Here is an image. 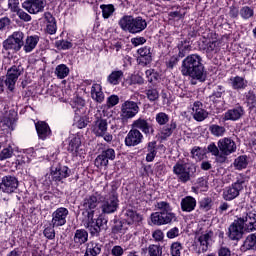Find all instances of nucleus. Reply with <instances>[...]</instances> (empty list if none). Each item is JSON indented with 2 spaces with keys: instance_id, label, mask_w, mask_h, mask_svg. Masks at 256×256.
<instances>
[{
  "instance_id": "obj_1",
  "label": "nucleus",
  "mask_w": 256,
  "mask_h": 256,
  "mask_svg": "<svg viewBox=\"0 0 256 256\" xmlns=\"http://www.w3.org/2000/svg\"><path fill=\"white\" fill-rule=\"evenodd\" d=\"M181 73L184 77H191L197 81H205V66H203V58L198 54L187 56L182 61Z\"/></svg>"
},
{
  "instance_id": "obj_2",
  "label": "nucleus",
  "mask_w": 256,
  "mask_h": 256,
  "mask_svg": "<svg viewBox=\"0 0 256 256\" xmlns=\"http://www.w3.org/2000/svg\"><path fill=\"white\" fill-rule=\"evenodd\" d=\"M118 25L125 33L137 35L147 29V20L141 16L134 17L133 15H124L118 21Z\"/></svg>"
},
{
  "instance_id": "obj_3",
  "label": "nucleus",
  "mask_w": 256,
  "mask_h": 256,
  "mask_svg": "<svg viewBox=\"0 0 256 256\" xmlns=\"http://www.w3.org/2000/svg\"><path fill=\"white\" fill-rule=\"evenodd\" d=\"M173 173L181 183H187L191 181V177H194L195 173H197V166L191 163L183 164L177 162L173 166Z\"/></svg>"
},
{
  "instance_id": "obj_4",
  "label": "nucleus",
  "mask_w": 256,
  "mask_h": 256,
  "mask_svg": "<svg viewBox=\"0 0 256 256\" xmlns=\"http://www.w3.org/2000/svg\"><path fill=\"white\" fill-rule=\"evenodd\" d=\"M86 221L84 226L88 229L92 237H99V233L106 231L107 229V219L103 216H99L97 219H94L95 215L85 216Z\"/></svg>"
},
{
  "instance_id": "obj_5",
  "label": "nucleus",
  "mask_w": 256,
  "mask_h": 256,
  "mask_svg": "<svg viewBox=\"0 0 256 256\" xmlns=\"http://www.w3.org/2000/svg\"><path fill=\"white\" fill-rule=\"evenodd\" d=\"M25 33L23 31L13 32L6 40L3 41V49L5 51H21L23 45H25Z\"/></svg>"
},
{
  "instance_id": "obj_6",
  "label": "nucleus",
  "mask_w": 256,
  "mask_h": 256,
  "mask_svg": "<svg viewBox=\"0 0 256 256\" xmlns=\"http://www.w3.org/2000/svg\"><path fill=\"white\" fill-rule=\"evenodd\" d=\"M217 145L220 149V156L216 158L217 163H225L227 157L237 151V144L229 137L218 140Z\"/></svg>"
},
{
  "instance_id": "obj_7",
  "label": "nucleus",
  "mask_w": 256,
  "mask_h": 256,
  "mask_svg": "<svg viewBox=\"0 0 256 256\" xmlns=\"http://www.w3.org/2000/svg\"><path fill=\"white\" fill-rule=\"evenodd\" d=\"M245 187H247V184H245V178H237V180L232 183L231 186L226 187L223 190L222 197L224 201H233V199H237Z\"/></svg>"
},
{
  "instance_id": "obj_8",
  "label": "nucleus",
  "mask_w": 256,
  "mask_h": 256,
  "mask_svg": "<svg viewBox=\"0 0 256 256\" xmlns=\"http://www.w3.org/2000/svg\"><path fill=\"white\" fill-rule=\"evenodd\" d=\"M101 209L102 213H106L107 215L115 213V211L119 209V196L117 195V186L112 185L110 196L104 199Z\"/></svg>"
},
{
  "instance_id": "obj_9",
  "label": "nucleus",
  "mask_w": 256,
  "mask_h": 256,
  "mask_svg": "<svg viewBox=\"0 0 256 256\" xmlns=\"http://www.w3.org/2000/svg\"><path fill=\"white\" fill-rule=\"evenodd\" d=\"M21 75H23V68H21L20 66H12L8 69L6 79L3 81L4 85H6L10 93H14L15 85L17 84V81L19 80V77H21Z\"/></svg>"
},
{
  "instance_id": "obj_10",
  "label": "nucleus",
  "mask_w": 256,
  "mask_h": 256,
  "mask_svg": "<svg viewBox=\"0 0 256 256\" xmlns=\"http://www.w3.org/2000/svg\"><path fill=\"white\" fill-rule=\"evenodd\" d=\"M97 207H99V198L95 195L86 196L81 202L82 215L84 217L95 215Z\"/></svg>"
},
{
  "instance_id": "obj_11",
  "label": "nucleus",
  "mask_w": 256,
  "mask_h": 256,
  "mask_svg": "<svg viewBox=\"0 0 256 256\" xmlns=\"http://www.w3.org/2000/svg\"><path fill=\"white\" fill-rule=\"evenodd\" d=\"M47 6L46 0H25L22 3L23 9L28 11L30 15H37V13H43Z\"/></svg>"
},
{
  "instance_id": "obj_12",
  "label": "nucleus",
  "mask_w": 256,
  "mask_h": 256,
  "mask_svg": "<svg viewBox=\"0 0 256 256\" xmlns=\"http://www.w3.org/2000/svg\"><path fill=\"white\" fill-rule=\"evenodd\" d=\"M109 161H115V150L112 148L103 150L101 154L96 157L94 165L98 169H101V167H107Z\"/></svg>"
},
{
  "instance_id": "obj_13",
  "label": "nucleus",
  "mask_w": 256,
  "mask_h": 256,
  "mask_svg": "<svg viewBox=\"0 0 256 256\" xmlns=\"http://www.w3.org/2000/svg\"><path fill=\"white\" fill-rule=\"evenodd\" d=\"M151 221L154 225H169V223L177 221V216L173 212L152 213Z\"/></svg>"
},
{
  "instance_id": "obj_14",
  "label": "nucleus",
  "mask_w": 256,
  "mask_h": 256,
  "mask_svg": "<svg viewBox=\"0 0 256 256\" xmlns=\"http://www.w3.org/2000/svg\"><path fill=\"white\" fill-rule=\"evenodd\" d=\"M19 187V180L15 176L8 175L2 178V182L0 183V190L3 193H15L17 188Z\"/></svg>"
},
{
  "instance_id": "obj_15",
  "label": "nucleus",
  "mask_w": 256,
  "mask_h": 256,
  "mask_svg": "<svg viewBox=\"0 0 256 256\" xmlns=\"http://www.w3.org/2000/svg\"><path fill=\"white\" fill-rule=\"evenodd\" d=\"M139 113L137 102L125 101L121 106V117L124 120L133 119Z\"/></svg>"
},
{
  "instance_id": "obj_16",
  "label": "nucleus",
  "mask_w": 256,
  "mask_h": 256,
  "mask_svg": "<svg viewBox=\"0 0 256 256\" xmlns=\"http://www.w3.org/2000/svg\"><path fill=\"white\" fill-rule=\"evenodd\" d=\"M69 216V210L65 207H60L52 213V226L63 227L67 223V217Z\"/></svg>"
},
{
  "instance_id": "obj_17",
  "label": "nucleus",
  "mask_w": 256,
  "mask_h": 256,
  "mask_svg": "<svg viewBox=\"0 0 256 256\" xmlns=\"http://www.w3.org/2000/svg\"><path fill=\"white\" fill-rule=\"evenodd\" d=\"M122 215L127 225H141V222L143 221V216L133 208H125L122 211Z\"/></svg>"
},
{
  "instance_id": "obj_18",
  "label": "nucleus",
  "mask_w": 256,
  "mask_h": 256,
  "mask_svg": "<svg viewBox=\"0 0 256 256\" xmlns=\"http://www.w3.org/2000/svg\"><path fill=\"white\" fill-rule=\"evenodd\" d=\"M245 226H243V221L234 220V222L229 226L228 228V237L232 241H239L241 237H243V229Z\"/></svg>"
},
{
  "instance_id": "obj_19",
  "label": "nucleus",
  "mask_w": 256,
  "mask_h": 256,
  "mask_svg": "<svg viewBox=\"0 0 256 256\" xmlns=\"http://www.w3.org/2000/svg\"><path fill=\"white\" fill-rule=\"evenodd\" d=\"M143 141V134L141 131L132 128L126 138H125V145L126 147H137Z\"/></svg>"
},
{
  "instance_id": "obj_20",
  "label": "nucleus",
  "mask_w": 256,
  "mask_h": 256,
  "mask_svg": "<svg viewBox=\"0 0 256 256\" xmlns=\"http://www.w3.org/2000/svg\"><path fill=\"white\" fill-rule=\"evenodd\" d=\"M108 125L107 119L97 117L92 124V132L96 137H103L107 133Z\"/></svg>"
},
{
  "instance_id": "obj_21",
  "label": "nucleus",
  "mask_w": 256,
  "mask_h": 256,
  "mask_svg": "<svg viewBox=\"0 0 256 256\" xmlns=\"http://www.w3.org/2000/svg\"><path fill=\"white\" fill-rule=\"evenodd\" d=\"M132 129H137L142 131L144 135H153L155 133V129L153 128V124L147 122L146 119L139 118L132 123Z\"/></svg>"
},
{
  "instance_id": "obj_22",
  "label": "nucleus",
  "mask_w": 256,
  "mask_h": 256,
  "mask_svg": "<svg viewBox=\"0 0 256 256\" xmlns=\"http://www.w3.org/2000/svg\"><path fill=\"white\" fill-rule=\"evenodd\" d=\"M211 37H213V32L209 33L207 36H203V41L201 45V49L203 51H206V53H213V51H217V47L219 45V42L215 39L211 40Z\"/></svg>"
},
{
  "instance_id": "obj_23",
  "label": "nucleus",
  "mask_w": 256,
  "mask_h": 256,
  "mask_svg": "<svg viewBox=\"0 0 256 256\" xmlns=\"http://www.w3.org/2000/svg\"><path fill=\"white\" fill-rule=\"evenodd\" d=\"M138 54L140 55V57H138L137 61L139 65H142V67H147V65H149V63L153 61V56H151V48H139Z\"/></svg>"
},
{
  "instance_id": "obj_24",
  "label": "nucleus",
  "mask_w": 256,
  "mask_h": 256,
  "mask_svg": "<svg viewBox=\"0 0 256 256\" xmlns=\"http://www.w3.org/2000/svg\"><path fill=\"white\" fill-rule=\"evenodd\" d=\"M53 181H63L71 175V169L67 166H61L51 171Z\"/></svg>"
},
{
  "instance_id": "obj_25",
  "label": "nucleus",
  "mask_w": 256,
  "mask_h": 256,
  "mask_svg": "<svg viewBox=\"0 0 256 256\" xmlns=\"http://www.w3.org/2000/svg\"><path fill=\"white\" fill-rule=\"evenodd\" d=\"M242 115H245V110L243 109V107L238 106L236 108L226 111L223 119L224 121H239Z\"/></svg>"
},
{
  "instance_id": "obj_26",
  "label": "nucleus",
  "mask_w": 256,
  "mask_h": 256,
  "mask_svg": "<svg viewBox=\"0 0 256 256\" xmlns=\"http://www.w3.org/2000/svg\"><path fill=\"white\" fill-rule=\"evenodd\" d=\"M36 131L39 139L45 141L51 135V128H49V124L47 122L38 121L35 123Z\"/></svg>"
},
{
  "instance_id": "obj_27",
  "label": "nucleus",
  "mask_w": 256,
  "mask_h": 256,
  "mask_svg": "<svg viewBox=\"0 0 256 256\" xmlns=\"http://www.w3.org/2000/svg\"><path fill=\"white\" fill-rule=\"evenodd\" d=\"M197 207V200L192 196H186L181 200V210L186 213H191Z\"/></svg>"
},
{
  "instance_id": "obj_28",
  "label": "nucleus",
  "mask_w": 256,
  "mask_h": 256,
  "mask_svg": "<svg viewBox=\"0 0 256 256\" xmlns=\"http://www.w3.org/2000/svg\"><path fill=\"white\" fill-rule=\"evenodd\" d=\"M239 221H242V225L245 227V225H248V229L250 231H253V229H256V213L255 212H249L245 216H242L238 218Z\"/></svg>"
},
{
  "instance_id": "obj_29",
  "label": "nucleus",
  "mask_w": 256,
  "mask_h": 256,
  "mask_svg": "<svg viewBox=\"0 0 256 256\" xmlns=\"http://www.w3.org/2000/svg\"><path fill=\"white\" fill-rule=\"evenodd\" d=\"M193 112L195 121H205V118L209 117V112L201 108V102L194 103Z\"/></svg>"
},
{
  "instance_id": "obj_30",
  "label": "nucleus",
  "mask_w": 256,
  "mask_h": 256,
  "mask_svg": "<svg viewBox=\"0 0 256 256\" xmlns=\"http://www.w3.org/2000/svg\"><path fill=\"white\" fill-rule=\"evenodd\" d=\"M39 43V36L38 35H31L27 36L24 45L22 46L25 53H31L37 44Z\"/></svg>"
},
{
  "instance_id": "obj_31",
  "label": "nucleus",
  "mask_w": 256,
  "mask_h": 256,
  "mask_svg": "<svg viewBox=\"0 0 256 256\" xmlns=\"http://www.w3.org/2000/svg\"><path fill=\"white\" fill-rule=\"evenodd\" d=\"M128 225L129 224H127L125 220H115L112 227V233H114V235H125L127 229H129V227H127Z\"/></svg>"
},
{
  "instance_id": "obj_32",
  "label": "nucleus",
  "mask_w": 256,
  "mask_h": 256,
  "mask_svg": "<svg viewBox=\"0 0 256 256\" xmlns=\"http://www.w3.org/2000/svg\"><path fill=\"white\" fill-rule=\"evenodd\" d=\"M89 239V233L85 229H78L74 235V243L76 245H83L87 243Z\"/></svg>"
},
{
  "instance_id": "obj_33",
  "label": "nucleus",
  "mask_w": 256,
  "mask_h": 256,
  "mask_svg": "<svg viewBox=\"0 0 256 256\" xmlns=\"http://www.w3.org/2000/svg\"><path fill=\"white\" fill-rule=\"evenodd\" d=\"M175 129H177V122H175V120H171L170 124H167L161 128V139H167L168 137H171Z\"/></svg>"
},
{
  "instance_id": "obj_34",
  "label": "nucleus",
  "mask_w": 256,
  "mask_h": 256,
  "mask_svg": "<svg viewBox=\"0 0 256 256\" xmlns=\"http://www.w3.org/2000/svg\"><path fill=\"white\" fill-rule=\"evenodd\" d=\"M91 97L97 103H103L105 95H103V91L101 90V86L99 84H94L91 87Z\"/></svg>"
},
{
  "instance_id": "obj_35",
  "label": "nucleus",
  "mask_w": 256,
  "mask_h": 256,
  "mask_svg": "<svg viewBox=\"0 0 256 256\" xmlns=\"http://www.w3.org/2000/svg\"><path fill=\"white\" fill-rule=\"evenodd\" d=\"M230 83L233 89L239 91L241 89H245L247 87V80L245 78L236 76L230 78Z\"/></svg>"
},
{
  "instance_id": "obj_36",
  "label": "nucleus",
  "mask_w": 256,
  "mask_h": 256,
  "mask_svg": "<svg viewBox=\"0 0 256 256\" xmlns=\"http://www.w3.org/2000/svg\"><path fill=\"white\" fill-rule=\"evenodd\" d=\"M211 237H213V232H208L202 234L197 238V242L200 243V247H202V252L205 253L207 249H209V241H211Z\"/></svg>"
},
{
  "instance_id": "obj_37",
  "label": "nucleus",
  "mask_w": 256,
  "mask_h": 256,
  "mask_svg": "<svg viewBox=\"0 0 256 256\" xmlns=\"http://www.w3.org/2000/svg\"><path fill=\"white\" fill-rule=\"evenodd\" d=\"M123 71L121 70H117V71H113L107 78L108 83H110V85H119L121 83V81H123Z\"/></svg>"
},
{
  "instance_id": "obj_38",
  "label": "nucleus",
  "mask_w": 256,
  "mask_h": 256,
  "mask_svg": "<svg viewBox=\"0 0 256 256\" xmlns=\"http://www.w3.org/2000/svg\"><path fill=\"white\" fill-rule=\"evenodd\" d=\"M81 138L79 136L73 137L68 146V151H71V153H79L81 151Z\"/></svg>"
},
{
  "instance_id": "obj_39",
  "label": "nucleus",
  "mask_w": 256,
  "mask_h": 256,
  "mask_svg": "<svg viewBox=\"0 0 256 256\" xmlns=\"http://www.w3.org/2000/svg\"><path fill=\"white\" fill-rule=\"evenodd\" d=\"M243 247L244 249H246L247 251L249 250H255L256 249V233L253 234H249L244 243H243Z\"/></svg>"
},
{
  "instance_id": "obj_40",
  "label": "nucleus",
  "mask_w": 256,
  "mask_h": 256,
  "mask_svg": "<svg viewBox=\"0 0 256 256\" xmlns=\"http://www.w3.org/2000/svg\"><path fill=\"white\" fill-rule=\"evenodd\" d=\"M156 209H158L159 212H154V213H172L173 208H171V204L167 201H160L157 202L155 205Z\"/></svg>"
},
{
  "instance_id": "obj_41",
  "label": "nucleus",
  "mask_w": 256,
  "mask_h": 256,
  "mask_svg": "<svg viewBox=\"0 0 256 256\" xmlns=\"http://www.w3.org/2000/svg\"><path fill=\"white\" fill-rule=\"evenodd\" d=\"M247 165H249V162L247 161V156L245 155L239 156L234 160V167L239 171H241V169H246Z\"/></svg>"
},
{
  "instance_id": "obj_42",
  "label": "nucleus",
  "mask_w": 256,
  "mask_h": 256,
  "mask_svg": "<svg viewBox=\"0 0 256 256\" xmlns=\"http://www.w3.org/2000/svg\"><path fill=\"white\" fill-rule=\"evenodd\" d=\"M100 9H102V17L104 19H109V17H111V15H113V13H115V6L113 4H102L100 6Z\"/></svg>"
},
{
  "instance_id": "obj_43",
  "label": "nucleus",
  "mask_w": 256,
  "mask_h": 256,
  "mask_svg": "<svg viewBox=\"0 0 256 256\" xmlns=\"http://www.w3.org/2000/svg\"><path fill=\"white\" fill-rule=\"evenodd\" d=\"M101 253V244L92 243L86 249L84 256H96Z\"/></svg>"
},
{
  "instance_id": "obj_44",
  "label": "nucleus",
  "mask_w": 256,
  "mask_h": 256,
  "mask_svg": "<svg viewBox=\"0 0 256 256\" xmlns=\"http://www.w3.org/2000/svg\"><path fill=\"white\" fill-rule=\"evenodd\" d=\"M209 131L214 135V137H223L227 130L223 126L213 124L209 127Z\"/></svg>"
},
{
  "instance_id": "obj_45",
  "label": "nucleus",
  "mask_w": 256,
  "mask_h": 256,
  "mask_svg": "<svg viewBox=\"0 0 256 256\" xmlns=\"http://www.w3.org/2000/svg\"><path fill=\"white\" fill-rule=\"evenodd\" d=\"M223 93H225V88L222 85H214L210 99H212V101H217V99H221Z\"/></svg>"
},
{
  "instance_id": "obj_46",
  "label": "nucleus",
  "mask_w": 256,
  "mask_h": 256,
  "mask_svg": "<svg viewBox=\"0 0 256 256\" xmlns=\"http://www.w3.org/2000/svg\"><path fill=\"white\" fill-rule=\"evenodd\" d=\"M55 73L59 79H65L69 75V67L65 64H60L56 67Z\"/></svg>"
},
{
  "instance_id": "obj_47",
  "label": "nucleus",
  "mask_w": 256,
  "mask_h": 256,
  "mask_svg": "<svg viewBox=\"0 0 256 256\" xmlns=\"http://www.w3.org/2000/svg\"><path fill=\"white\" fill-rule=\"evenodd\" d=\"M240 17H242V19H251V17H253V15H255V11L253 10V8L249 7V6H243L240 9Z\"/></svg>"
},
{
  "instance_id": "obj_48",
  "label": "nucleus",
  "mask_w": 256,
  "mask_h": 256,
  "mask_svg": "<svg viewBox=\"0 0 256 256\" xmlns=\"http://www.w3.org/2000/svg\"><path fill=\"white\" fill-rule=\"evenodd\" d=\"M149 256H161L163 255V248L160 245L151 244L148 247Z\"/></svg>"
},
{
  "instance_id": "obj_49",
  "label": "nucleus",
  "mask_w": 256,
  "mask_h": 256,
  "mask_svg": "<svg viewBox=\"0 0 256 256\" xmlns=\"http://www.w3.org/2000/svg\"><path fill=\"white\" fill-rule=\"evenodd\" d=\"M55 47L58 48L59 51H65L67 49H71V47H73V43L67 40H58L55 42Z\"/></svg>"
},
{
  "instance_id": "obj_50",
  "label": "nucleus",
  "mask_w": 256,
  "mask_h": 256,
  "mask_svg": "<svg viewBox=\"0 0 256 256\" xmlns=\"http://www.w3.org/2000/svg\"><path fill=\"white\" fill-rule=\"evenodd\" d=\"M207 151L211 153L216 159H218L221 156V150L219 149V145H215V142H212L208 145Z\"/></svg>"
},
{
  "instance_id": "obj_51",
  "label": "nucleus",
  "mask_w": 256,
  "mask_h": 256,
  "mask_svg": "<svg viewBox=\"0 0 256 256\" xmlns=\"http://www.w3.org/2000/svg\"><path fill=\"white\" fill-rule=\"evenodd\" d=\"M13 157V148L11 146L4 148L0 152V161L11 159Z\"/></svg>"
},
{
  "instance_id": "obj_52",
  "label": "nucleus",
  "mask_w": 256,
  "mask_h": 256,
  "mask_svg": "<svg viewBox=\"0 0 256 256\" xmlns=\"http://www.w3.org/2000/svg\"><path fill=\"white\" fill-rule=\"evenodd\" d=\"M156 123H158V125H167V123H169V115L164 112H159L156 115Z\"/></svg>"
},
{
  "instance_id": "obj_53",
  "label": "nucleus",
  "mask_w": 256,
  "mask_h": 256,
  "mask_svg": "<svg viewBox=\"0 0 256 256\" xmlns=\"http://www.w3.org/2000/svg\"><path fill=\"white\" fill-rule=\"evenodd\" d=\"M145 73L149 83H155L159 79V74L153 69L146 70Z\"/></svg>"
},
{
  "instance_id": "obj_54",
  "label": "nucleus",
  "mask_w": 256,
  "mask_h": 256,
  "mask_svg": "<svg viewBox=\"0 0 256 256\" xmlns=\"http://www.w3.org/2000/svg\"><path fill=\"white\" fill-rule=\"evenodd\" d=\"M181 249H182L181 243L174 242L171 245V255L172 256H181Z\"/></svg>"
},
{
  "instance_id": "obj_55",
  "label": "nucleus",
  "mask_w": 256,
  "mask_h": 256,
  "mask_svg": "<svg viewBox=\"0 0 256 256\" xmlns=\"http://www.w3.org/2000/svg\"><path fill=\"white\" fill-rule=\"evenodd\" d=\"M146 95L149 101H157V99H159V91H157V89L147 90Z\"/></svg>"
},
{
  "instance_id": "obj_56",
  "label": "nucleus",
  "mask_w": 256,
  "mask_h": 256,
  "mask_svg": "<svg viewBox=\"0 0 256 256\" xmlns=\"http://www.w3.org/2000/svg\"><path fill=\"white\" fill-rule=\"evenodd\" d=\"M16 14L19 17V19H21L22 21H25V22L31 21V15H29L27 12L23 11V9H21V8H19L16 11Z\"/></svg>"
},
{
  "instance_id": "obj_57",
  "label": "nucleus",
  "mask_w": 256,
  "mask_h": 256,
  "mask_svg": "<svg viewBox=\"0 0 256 256\" xmlns=\"http://www.w3.org/2000/svg\"><path fill=\"white\" fill-rule=\"evenodd\" d=\"M44 236L46 237V239H55V227L51 226V227H47L44 229Z\"/></svg>"
},
{
  "instance_id": "obj_58",
  "label": "nucleus",
  "mask_w": 256,
  "mask_h": 256,
  "mask_svg": "<svg viewBox=\"0 0 256 256\" xmlns=\"http://www.w3.org/2000/svg\"><path fill=\"white\" fill-rule=\"evenodd\" d=\"M8 8L12 13L19 11V0H8Z\"/></svg>"
},
{
  "instance_id": "obj_59",
  "label": "nucleus",
  "mask_w": 256,
  "mask_h": 256,
  "mask_svg": "<svg viewBox=\"0 0 256 256\" xmlns=\"http://www.w3.org/2000/svg\"><path fill=\"white\" fill-rule=\"evenodd\" d=\"M11 26V19L9 17L0 18V31H3Z\"/></svg>"
},
{
  "instance_id": "obj_60",
  "label": "nucleus",
  "mask_w": 256,
  "mask_h": 256,
  "mask_svg": "<svg viewBox=\"0 0 256 256\" xmlns=\"http://www.w3.org/2000/svg\"><path fill=\"white\" fill-rule=\"evenodd\" d=\"M46 31L49 35H55L57 33V22L48 23Z\"/></svg>"
},
{
  "instance_id": "obj_61",
  "label": "nucleus",
  "mask_w": 256,
  "mask_h": 256,
  "mask_svg": "<svg viewBox=\"0 0 256 256\" xmlns=\"http://www.w3.org/2000/svg\"><path fill=\"white\" fill-rule=\"evenodd\" d=\"M201 209H204V211H209L211 209V199L205 198L200 202Z\"/></svg>"
},
{
  "instance_id": "obj_62",
  "label": "nucleus",
  "mask_w": 256,
  "mask_h": 256,
  "mask_svg": "<svg viewBox=\"0 0 256 256\" xmlns=\"http://www.w3.org/2000/svg\"><path fill=\"white\" fill-rule=\"evenodd\" d=\"M107 103H108L109 107H115V105H117L119 103V96L112 95V96L108 97Z\"/></svg>"
},
{
  "instance_id": "obj_63",
  "label": "nucleus",
  "mask_w": 256,
  "mask_h": 256,
  "mask_svg": "<svg viewBox=\"0 0 256 256\" xmlns=\"http://www.w3.org/2000/svg\"><path fill=\"white\" fill-rule=\"evenodd\" d=\"M124 251L121 246H114L111 250V254L114 256H121L123 255Z\"/></svg>"
},
{
  "instance_id": "obj_64",
  "label": "nucleus",
  "mask_w": 256,
  "mask_h": 256,
  "mask_svg": "<svg viewBox=\"0 0 256 256\" xmlns=\"http://www.w3.org/2000/svg\"><path fill=\"white\" fill-rule=\"evenodd\" d=\"M218 256H231V250L227 247H221L218 251Z\"/></svg>"
}]
</instances>
